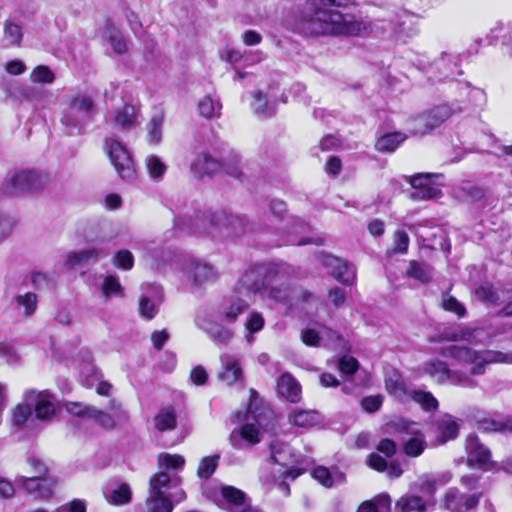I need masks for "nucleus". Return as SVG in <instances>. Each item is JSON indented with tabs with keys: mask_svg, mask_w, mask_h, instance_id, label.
I'll list each match as a JSON object with an SVG mask.
<instances>
[{
	"mask_svg": "<svg viewBox=\"0 0 512 512\" xmlns=\"http://www.w3.org/2000/svg\"><path fill=\"white\" fill-rule=\"evenodd\" d=\"M440 354L453 359L461 368L452 369L446 362L433 359L423 364V372L439 384L450 383L469 389L477 387L475 377L484 375L489 365L512 364V351L477 350L469 346L450 345L442 348Z\"/></svg>",
	"mask_w": 512,
	"mask_h": 512,
	"instance_id": "f257e3e1",
	"label": "nucleus"
},
{
	"mask_svg": "<svg viewBox=\"0 0 512 512\" xmlns=\"http://www.w3.org/2000/svg\"><path fill=\"white\" fill-rule=\"evenodd\" d=\"M356 0H307L301 28L309 35L358 36L367 30L364 22L349 13L329 9L328 6L348 7Z\"/></svg>",
	"mask_w": 512,
	"mask_h": 512,
	"instance_id": "f03ea898",
	"label": "nucleus"
},
{
	"mask_svg": "<svg viewBox=\"0 0 512 512\" xmlns=\"http://www.w3.org/2000/svg\"><path fill=\"white\" fill-rule=\"evenodd\" d=\"M175 226L193 234H208L212 237H239L247 230L246 219L224 210L196 215L186 220L177 218Z\"/></svg>",
	"mask_w": 512,
	"mask_h": 512,
	"instance_id": "7ed1b4c3",
	"label": "nucleus"
},
{
	"mask_svg": "<svg viewBox=\"0 0 512 512\" xmlns=\"http://www.w3.org/2000/svg\"><path fill=\"white\" fill-rule=\"evenodd\" d=\"M258 394L254 389L250 390V403L244 412L237 411L234 422L241 423L239 429H234L229 437L233 448L244 450L260 442L259 428L264 425L266 419L272 413L269 409L259 406Z\"/></svg>",
	"mask_w": 512,
	"mask_h": 512,
	"instance_id": "20e7f679",
	"label": "nucleus"
},
{
	"mask_svg": "<svg viewBox=\"0 0 512 512\" xmlns=\"http://www.w3.org/2000/svg\"><path fill=\"white\" fill-rule=\"evenodd\" d=\"M291 267L284 262L251 264L236 283L233 293L251 299L255 295L264 296L266 286L277 279L285 278Z\"/></svg>",
	"mask_w": 512,
	"mask_h": 512,
	"instance_id": "39448f33",
	"label": "nucleus"
},
{
	"mask_svg": "<svg viewBox=\"0 0 512 512\" xmlns=\"http://www.w3.org/2000/svg\"><path fill=\"white\" fill-rule=\"evenodd\" d=\"M95 114L93 99L86 94L73 96L61 117V123L68 135H80L85 132Z\"/></svg>",
	"mask_w": 512,
	"mask_h": 512,
	"instance_id": "423d86ee",
	"label": "nucleus"
},
{
	"mask_svg": "<svg viewBox=\"0 0 512 512\" xmlns=\"http://www.w3.org/2000/svg\"><path fill=\"white\" fill-rule=\"evenodd\" d=\"M181 477L176 474L158 472L150 479L149 496L146 500L147 512H172L174 505L168 491L180 486Z\"/></svg>",
	"mask_w": 512,
	"mask_h": 512,
	"instance_id": "0eeeda50",
	"label": "nucleus"
},
{
	"mask_svg": "<svg viewBox=\"0 0 512 512\" xmlns=\"http://www.w3.org/2000/svg\"><path fill=\"white\" fill-rule=\"evenodd\" d=\"M461 484L469 493H464L456 487L449 488L444 495V507L450 512H471L478 506L482 493L478 491V478L466 475L461 478Z\"/></svg>",
	"mask_w": 512,
	"mask_h": 512,
	"instance_id": "6e6552de",
	"label": "nucleus"
},
{
	"mask_svg": "<svg viewBox=\"0 0 512 512\" xmlns=\"http://www.w3.org/2000/svg\"><path fill=\"white\" fill-rule=\"evenodd\" d=\"M240 158L238 155H232L229 160L221 164L217 159L208 153H200L191 163V170L197 177L211 175L218 172L221 168L235 178L243 181L242 176L245 175L243 168L240 167Z\"/></svg>",
	"mask_w": 512,
	"mask_h": 512,
	"instance_id": "1a4fd4ad",
	"label": "nucleus"
},
{
	"mask_svg": "<svg viewBox=\"0 0 512 512\" xmlns=\"http://www.w3.org/2000/svg\"><path fill=\"white\" fill-rule=\"evenodd\" d=\"M46 176L33 169L21 170L8 177L2 184L1 190L5 195L15 196L32 192L43 187Z\"/></svg>",
	"mask_w": 512,
	"mask_h": 512,
	"instance_id": "9d476101",
	"label": "nucleus"
},
{
	"mask_svg": "<svg viewBox=\"0 0 512 512\" xmlns=\"http://www.w3.org/2000/svg\"><path fill=\"white\" fill-rule=\"evenodd\" d=\"M105 147L118 175L124 180H132L135 177V166L128 149L114 138H107Z\"/></svg>",
	"mask_w": 512,
	"mask_h": 512,
	"instance_id": "9b49d317",
	"label": "nucleus"
},
{
	"mask_svg": "<svg viewBox=\"0 0 512 512\" xmlns=\"http://www.w3.org/2000/svg\"><path fill=\"white\" fill-rule=\"evenodd\" d=\"M292 272V269L290 270ZM289 273L285 278L277 279L266 286L264 296L262 298L269 299L276 304H282L286 306H293L296 304V299L299 296H303L305 301L308 300L312 295H308L305 292L300 291L297 288H292L290 285L284 283L290 276Z\"/></svg>",
	"mask_w": 512,
	"mask_h": 512,
	"instance_id": "f8f14e48",
	"label": "nucleus"
},
{
	"mask_svg": "<svg viewBox=\"0 0 512 512\" xmlns=\"http://www.w3.org/2000/svg\"><path fill=\"white\" fill-rule=\"evenodd\" d=\"M24 402L30 406L31 410L34 409L38 420L47 422L55 415V397L47 390H27L24 393Z\"/></svg>",
	"mask_w": 512,
	"mask_h": 512,
	"instance_id": "ddd939ff",
	"label": "nucleus"
},
{
	"mask_svg": "<svg viewBox=\"0 0 512 512\" xmlns=\"http://www.w3.org/2000/svg\"><path fill=\"white\" fill-rule=\"evenodd\" d=\"M271 459L275 464H278L286 469L281 472L284 479L290 478L295 480L302 471L295 467H289L298 461L297 455L294 453L289 444L275 441L270 445Z\"/></svg>",
	"mask_w": 512,
	"mask_h": 512,
	"instance_id": "4468645a",
	"label": "nucleus"
},
{
	"mask_svg": "<svg viewBox=\"0 0 512 512\" xmlns=\"http://www.w3.org/2000/svg\"><path fill=\"white\" fill-rule=\"evenodd\" d=\"M301 339L308 346H324L330 349H336L341 346V336L326 326L318 328H307L302 331Z\"/></svg>",
	"mask_w": 512,
	"mask_h": 512,
	"instance_id": "2eb2a0df",
	"label": "nucleus"
},
{
	"mask_svg": "<svg viewBox=\"0 0 512 512\" xmlns=\"http://www.w3.org/2000/svg\"><path fill=\"white\" fill-rule=\"evenodd\" d=\"M440 175L417 174L409 177V182L413 188L410 198L414 201H423L438 198L441 195V189L432 180Z\"/></svg>",
	"mask_w": 512,
	"mask_h": 512,
	"instance_id": "dca6fc26",
	"label": "nucleus"
},
{
	"mask_svg": "<svg viewBox=\"0 0 512 512\" xmlns=\"http://www.w3.org/2000/svg\"><path fill=\"white\" fill-rule=\"evenodd\" d=\"M163 301L162 288L157 284H144L139 299L140 315L147 319H153L158 313L159 306Z\"/></svg>",
	"mask_w": 512,
	"mask_h": 512,
	"instance_id": "f3484780",
	"label": "nucleus"
},
{
	"mask_svg": "<svg viewBox=\"0 0 512 512\" xmlns=\"http://www.w3.org/2000/svg\"><path fill=\"white\" fill-rule=\"evenodd\" d=\"M465 449L467 453V463L471 467H478L484 470L489 469L491 465V451L480 442L475 434H470L466 438Z\"/></svg>",
	"mask_w": 512,
	"mask_h": 512,
	"instance_id": "a211bd4d",
	"label": "nucleus"
},
{
	"mask_svg": "<svg viewBox=\"0 0 512 512\" xmlns=\"http://www.w3.org/2000/svg\"><path fill=\"white\" fill-rule=\"evenodd\" d=\"M451 479L452 474L450 472L423 474L418 478L417 482H415L414 487L422 494L421 497L429 502V505L434 506L436 503L435 493L438 486L446 485Z\"/></svg>",
	"mask_w": 512,
	"mask_h": 512,
	"instance_id": "6ab92c4d",
	"label": "nucleus"
},
{
	"mask_svg": "<svg viewBox=\"0 0 512 512\" xmlns=\"http://www.w3.org/2000/svg\"><path fill=\"white\" fill-rule=\"evenodd\" d=\"M283 231L288 234V239L285 241L291 245H305V244H321L322 241L319 237H308L306 234L310 231V226L302 219L289 217L286 224L282 227Z\"/></svg>",
	"mask_w": 512,
	"mask_h": 512,
	"instance_id": "aec40b11",
	"label": "nucleus"
},
{
	"mask_svg": "<svg viewBox=\"0 0 512 512\" xmlns=\"http://www.w3.org/2000/svg\"><path fill=\"white\" fill-rule=\"evenodd\" d=\"M321 261L323 266L337 281L346 285L354 282L356 270L352 264L332 255H324Z\"/></svg>",
	"mask_w": 512,
	"mask_h": 512,
	"instance_id": "412c9836",
	"label": "nucleus"
},
{
	"mask_svg": "<svg viewBox=\"0 0 512 512\" xmlns=\"http://www.w3.org/2000/svg\"><path fill=\"white\" fill-rule=\"evenodd\" d=\"M419 16L406 9L398 10L391 19L392 31L398 38H409L418 32Z\"/></svg>",
	"mask_w": 512,
	"mask_h": 512,
	"instance_id": "4be33fe9",
	"label": "nucleus"
},
{
	"mask_svg": "<svg viewBox=\"0 0 512 512\" xmlns=\"http://www.w3.org/2000/svg\"><path fill=\"white\" fill-rule=\"evenodd\" d=\"M478 428L485 432H512V417L478 411L474 415Z\"/></svg>",
	"mask_w": 512,
	"mask_h": 512,
	"instance_id": "5701e85b",
	"label": "nucleus"
},
{
	"mask_svg": "<svg viewBox=\"0 0 512 512\" xmlns=\"http://www.w3.org/2000/svg\"><path fill=\"white\" fill-rule=\"evenodd\" d=\"M508 294L509 293L504 290L498 291L490 284L481 285L475 291L476 297L482 301L492 304L507 302L500 311V315L502 316H512V297Z\"/></svg>",
	"mask_w": 512,
	"mask_h": 512,
	"instance_id": "b1692460",
	"label": "nucleus"
},
{
	"mask_svg": "<svg viewBox=\"0 0 512 512\" xmlns=\"http://www.w3.org/2000/svg\"><path fill=\"white\" fill-rule=\"evenodd\" d=\"M432 341H465L470 344H484L486 336L482 328L449 329L442 332L438 339Z\"/></svg>",
	"mask_w": 512,
	"mask_h": 512,
	"instance_id": "393cba45",
	"label": "nucleus"
},
{
	"mask_svg": "<svg viewBox=\"0 0 512 512\" xmlns=\"http://www.w3.org/2000/svg\"><path fill=\"white\" fill-rule=\"evenodd\" d=\"M109 252L103 248H88L72 251L67 254L65 265L69 268H83L95 264L100 258L108 256Z\"/></svg>",
	"mask_w": 512,
	"mask_h": 512,
	"instance_id": "a878e982",
	"label": "nucleus"
},
{
	"mask_svg": "<svg viewBox=\"0 0 512 512\" xmlns=\"http://www.w3.org/2000/svg\"><path fill=\"white\" fill-rule=\"evenodd\" d=\"M222 371L219 378L228 385L243 381V370L237 355L224 353L220 356Z\"/></svg>",
	"mask_w": 512,
	"mask_h": 512,
	"instance_id": "bb28decb",
	"label": "nucleus"
},
{
	"mask_svg": "<svg viewBox=\"0 0 512 512\" xmlns=\"http://www.w3.org/2000/svg\"><path fill=\"white\" fill-rule=\"evenodd\" d=\"M17 482L21 484L24 489L37 498L46 499L52 495L51 482L44 477L33 475L31 477L20 476Z\"/></svg>",
	"mask_w": 512,
	"mask_h": 512,
	"instance_id": "cd10ccee",
	"label": "nucleus"
},
{
	"mask_svg": "<svg viewBox=\"0 0 512 512\" xmlns=\"http://www.w3.org/2000/svg\"><path fill=\"white\" fill-rule=\"evenodd\" d=\"M249 299L243 295L234 294L224 301L218 318L228 322H234L237 317L242 314L249 306Z\"/></svg>",
	"mask_w": 512,
	"mask_h": 512,
	"instance_id": "c85d7f7f",
	"label": "nucleus"
},
{
	"mask_svg": "<svg viewBox=\"0 0 512 512\" xmlns=\"http://www.w3.org/2000/svg\"><path fill=\"white\" fill-rule=\"evenodd\" d=\"M385 387L390 395L401 401L411 393L400 372L394 368H388L385 371Z\"/></svg>",
	"mask_w": 512,
	"mask_h": 512,
	"instance_id": "c756f323",
	"label": "nucleus"
},
{
	"mask_svg": "<svg viewBox=\"0 0 512 512\" xmlns=\"http://www.w3.org/2000/svg\"><path fill=\"white\" fill-rule=\"evenodd\" d=\"M34 422L32 410L24 400L12 409L11 426L14 432L33 429Z\"/></svg>",
	"mask_w": 512,
	"mask_h": 512,
	"instance_id": "7c9ffc66",
	"label": "nucleus"
},
{
	"mask_svg": "<svg viewBox=\"0 0 512 512\" xmlns=\"http://www.w3.org/2000/svg\"><path fill=\"white\" fill-rule=\"evenodd\" d=\"M460 420L450 414H444L436 420L437 437L440 443H446L458 436Z\"/></svg>",
	"mask_w": 512,
	"mask_h": 512,
	"instance_id": "2f4dec72",
	"label": "nucleus"
},
{
	"mask_svg": "<svg viewBox=\"0 0 512 512\" xmlns=\"http://www.w3.org/2000/svg\"><path fill=\"white\" fill-rule=\"evenodd\" d=\"M222 497L230 505L232 512H260L253 509L246 503V495L241 490L233 486H223L221 489Z\"/></svg>",
	"mask_w": 512,
	"mask_h": 512,
	"instance_id": "473e14b6",
	"label": "nucleus"
},
{
	"mask_svg": "<svg viewBox=\"0 0 512 512\" xmlns=\"http://www.w3.org/2000/svg\"><path fill=\"white\" fill-rule=\"evenodd\" d=\"M463 112V108L457 102L435 106L426 112L429 118V126L434 129L440 126L452 115Z\"/></svg>",
	"mask_w": 512,
	"mask_h": 512,
	"instance_id": "72a5a7b5",
	"label": "nucleus"
},
{
	"mask_svg": "<svg viewBox=\"0 0 512 512\" xmlns=\"http://www.w3.org/2000/svg\"><path fill=\"white\" fill-rule=\"evenodd\" d=\"M251 103L254 113L260 118L271 117L276 111L275 95L258 91L253 96Z\"/></svg>",
	"mask_w": 512,
	"mask_h": 512,
	"instance_id": "f704fd0d",
	"label": "nucleus"
},
{
	"mask_svg": "<svg viewBox=\"0 0 512 512\" xmlns=\"http://www.w3.org/2000/svg\"><path fill=\"white\" fill-rule=\"evenodd\" d=\"M185 273L188 278H192L194 283L198 285L215 278L214 268L198 260H191L185 267Z\"/></svg>",
	"mask_w": 512,
	"mask_h": 512,
	"instance_id": "c9c22d12",
	"label": "nucleus"
},
{
	"mask_svg": "<svg viewBox=\"0 0 512 512\" xmlns=\"http://www.w3.org/2000/svg\"><path fill=\"white\" fill-rule=\"evenodd\" d=\"M197 325L206 332L211 340L217 345L227 344L233 336L231 329L213 321H198Z\"/></svg>",
	"mask_w": 512,
	"mask_h": 512,
	"instance_id": "e433bc0d",
	"label": "nucleus"
},
{
	"mask_svg": "<svg viewBox=\"0 0 512 512\" xmlns=\"http://www.w3.org/2000/svg\"><path fill=\"white\" fill-rule=\"evenodd\" d=\"M436 69L440 72V80L460 75L459 55L451 52H444L435 62Z\"/></svg>",
	"mask_w": 512,
	"mask_h": 512,
	"instance_id": "4c0bfd02",
	"label": "nucleus"
},
{
	"mask_svg": "<svg viewBox=\"0 0 512 512\" xmlns=\"http://www.w3.org/2000/svg\"><path fill=\"white\" fill-rule=\"evenodd\" d=\"M311 476L327 488L344 483L345 474L339 469H328L324 466H317L311 471Z\"/></svg>",
	"mask_w": 512,
	"mask_h": 512,
	"instance_id": "58836bf2",
	"label": "nucleus"
},
{
	"mask_svg": "<svg viewBox=\"0 0 512 512\" xmlns=\"http://www.w3.org/2000/svg\"><path fill=\"white\" fill-rule=\"evenodd\" d=\"M277 390L280 396L292 403H296L301 397L299 383L288 373L282 374L277 381Z\"/></svg>",
	"mask_w": 512,
	"mask_h": 512,
	"instance_id": "ea45409f",
	"label": "nucleus"
},
{
	"mask_svg": "<svg viewBox=\"0 0 512 512\" xmlns=\"http://www.w3.org/2000/svg\"><path fill=\"white\" fill-rule=\"evenodd\" d=\"M104 496L110 504L124 505L130 502L132 492L126 483H113L105 487Z\"/></svg>",
	"mask_w": 512,
	"mask_h": 512,
	"instance_id": "a19ab883",
	"label": "nucleus"
},
{
	"mask_svg": "<svg viewBox=\"0 0 512 512\" xmlns=\"http://www.w3.org/2000/svg\"><path fill=\"white\" fill-rule=\"evenodd\" d=\"M457 87L459 89V94L461 97V102H465V107L463 111H465L468 106H481L486 101V94L484 90L472 87L469 83H458Z\"/></svg>",
	"mask_w": 512,
	"mask_h": 512,
	"instance_id": "79ce46f5",
	"label": "nucleus"
},
{
	"mask_svg": "<svg viewBox=\"0 0 512 512\" xmlns=\"http://www.w3.org/2000/svg\"><path fill=\"white\" fill-rule=\"evenodd\" d=\"M115 125L122 129H129L138 124V110L132 104H124L113 115Z\"/></svg>",
	"mask_w": 512,
	"mask_h": 512,
	"instance_id": "37998d69",
	"label": "nucleus"
},
{
	"mask_svg": "<svg viewBox=\"0 0 512 512\" xmlns=\"http://www.w3.org/2000/svg\"><path fill=\"white\" fill-rule=\"evenodd\" d=\"M367 463L374 470L379 472L387 471V475L390 478H398L403 473V469L398 462L392 461L388 464L386 459L377 453L370 454Z\"/></svg>",
	"mask_w": 512,
	"mask_h": 512,
	"instance_id": "c03bdc74",
	"label": "nucleus"
},
{
	"mask_svg": "<svg viewBox=\"0 0 512 512\" xmlns=\"http://www.w3.org/2000/svg\"><path fill=\"white\" fill-rule=\"evenodd\" d=\"M431 505L417 495L402 496L395 505L396 512H425Z\"/></svg>",
	"mask_w": 512,
	"mask_h": 512,
	"instance_id": "a18cd8bd",
	"label": "nucleus"
},
{
	"mask_svg": "<svg viewBox=\"0 0 512 512\" xmlns=\"http://www.w3.org/2000/svg\"><path fill=\"white\" fill-rule=\"evenodd\" d=\"M12 303L19 314L28 318L36 311L38 298L35 293L27 292L15 296Z\"/></svg>",
	"mask_w": 512,
	"mask_h": 512,
	"instance_id": "49530a36",
	"label": "nucleus"
},
{
	"mask_svg": "<svg viewBox=\"0 0 512 512\" xmlns=\"http://www.w3.org/2000/svg\"><path fill=\"white\" fill-rule=\"evenodd\" d=\"M159 472H166L170 475L176 474L181 471L185 465V459L178 454L161 453L158 456Z\"/></svg>",
	"mask_w": 512,
	"mask_h": 512,
	"instance_id": "de8ad7c7",
	"label": "nucleus"
},
{
	"mask_svg": "<svg viewBox=\"0 0 512 512\" xmlns=\"http://www.w3.org/2000/svg\"><path fill=\"white\" fill-rule=\"evenodd\" d=\"M289 420L295 426L311 428L319 424L321 418L314 410H295L289 415Z\"/></svg>",
	"mask_w": 512,
	"mask_h": 512,
	"instance_id": "09e8293b",
	"label": "nucleus"
},
{
	"mask_svg": "<svg viewBox=\"0 0 512 512\" xmlns=\"http://www.w3.org/2000/svg\"><path fill=\"white\" fill-rule=\"evenodd\" d=\"M406 139L407 135L401 132L388 133L377 140L375 147L380 152H394Z\"/></svg>",
	"mask_w": 512,
	"mask_h": 512,
	"instance_id": "8fccbe9b",
	"label": "nucleus"
},
{
	"mask_svg": "<svg viewBox=\"0 0 512 512\" xmlns=\"http://www.w3.org/2000/svg\"><path fill=\"white\" fill-rule=\"evenodd\" d=\"M104 37L109 41L113 51L123 54L128 50V44L122 33L110 23H107Z\"/></svg>",
	"mask_w": 512,
	"mask_h": 512,
	"instance_id": "3c124183",
	"label": "nucleus"
},
{
	"mask_svg": "<svg viewBox=\"0 0 512 512\" xmlns=\"http://www.w3.org/2000/svg\"><path fill=\"white\" fill-rule=\"evenodd\" d=\"M407 275L421 283H428L433 277L432 267L424 262L410 261Z\"/></svg>",
	"mask_w": 512,
	"mask_h": 512,
	"instance_id": "603ef678",
	"label": "nucleus"
},
{
	"mask_svg": "<svg viewBox=\"0 0 512 512\" xmlns=\"http://www.w3.org/2000/svg\"><path fill=\"white\" fill-rule=\"evenodd\" d=\"M410 433L411 437L404 443V452L409 457H418L426 448L425 438L421 433L414 429H411Z\"/></svg>",
	"mask_w": 512,
	"mask_h": 512,
	"instance_id": "864d4df0",
	"label": "nucleus"
},
{
	"mask_svg": "<svg viewBox=\"0 0 512 512\" xmlns=\"http://www.w3.org/2000/svg\"><path fill=\"white\" fill-rule=\"evenodd\" d=\"M391 498L387 494H380L371 501L363 502L357 512H390Z\"/></svg>",
	"mask_w": 512,
	"mask_h": 512,
	"instance_id": "5fc2aeb1",
	"label": "nucleus"
},
{
	"mask_svg": "<svg viewBox=\"0 0 512 512\" xmlns=\"http://www.w3.org/2000/svg\"><path fill=\"white\" fill-rule=\"evenodd\" d=\"M200 114L205 118H215L221 115L222 105L218 98L207 95L198 103Z\"/></svg>",
	"mask_w": 512,
	"mask_h": 512,
	"instance_id": "6e6d98bb",
	"label": "nucleus"
},
{
	"mask_svg": "<svg viewBox=\"0 0 512 512\" xmlns=\"http://www.w3.org/2000/svg\"><path fill=\"white\" fill-rule=\"evenodd\" d=\"M154 426L161 432L173 430L176 427V414L174 409H161L154 417Z\"/></svg>",
	"mask_w": 512,
	"mask_h": 512,
	"instance_id": "4d7b16f0",
	"label": "nucleus"
},
{
	"mask_svg": "<svg viewBox=\"0 0 512 512\" xmlns=\"http://www.w3.org/2000/svg\"><path fill=\"white\" fill-rule=\"evenodd\" d=\"M23 37L22 26L14 19H8L4 24V39L10 45L20 44Z\"/></svg>",
	"mask_w": 512,
	"mask_h": 512,
	"instance_id": "13d9d810",
	"label": "nucleus"
},
{
	"mask_svg": "<svg viewBox=\"0 0 512 512\" xmlns=\"http://www.w3.org/2000/svg\"><path fill=\"white\" fill-rule=\"evenodd\" d=\"M265 320L263 315L260 312L253 311L249 314L246 322V340L251 343L253 341V334L261 331L264 327Z\"/></svg>",
	"mask_w": 512,
	"mask_h": 512,
	"instance_id": "bf43d9fd",
	"label": "nucleus"
},
{
	"mask_svg": "<svg viewBox=\"0 0 512 512\" xmlns=\"http://www.w3.org/2000/svg\"><path fill=\"white\" fill-rule=\"evenodd\" d=\"M220 455L215 454L211 456H206L201 459L198 469L197 476L200 479H208L215 472L216 468L219 465Z\"/></svg>",
	"mask_w": 512,
	"mask_h": 512,
	"instance_id": "052dcab7",
	"label": "nucleus"
},
{
	"mask_svg": "<svg viewBox=\"0 0 512 512\" xmlns=\"http://www.w3.org/2000/svg\"><path fill=\"white\" fill-rule=\"evenodd\" d=\"M409 397L420 404L424 410L433 411L438 407L437 399L430 392L414 390L411 391Z\"/></svg>",
	"mask_w": 512,
	"mask_h": 512,
	"instance_id": "680f3d73",
	"label": "nucleus"
},
{
	"mask_svg": "<svg viewBox=\"0 0 512 512\" xmlns=\"http://www.w3.org/2000/svg\"><path fill=\"white\" fill-rule=\"evenodd\" d=\"M162 125L163 116L161 114H155L150 119L147 125L148 131V142L150 144H158L162 139Z\"/></svg>",
	"mask_w": 512,
	"mask_h": 512,
	"instance_id": "e2e57ef3",
	"label": "nucleus"
},
{
	"mask_svg": "<svg viewBox=\"0 0 512 512\" xmlns=\"http://www.w3.org/2000/svg\"><path fill=\"white\" fill-rule=\"evenodd\" d=\"M146 168L149 176L154 180L161 179L167 170L165 163L156 155H149L146 158Z\"/></svg>",
	"mask_w": 512,
	"mask_h": 512,
	"instance_id": "0e129e2a",
	"label": "nucleus"
},
{
	"mask_svg": "<svg viewBox=\"0 0 512 512\" xmlns=\"http://www.w3.org/2000/svg\"><path fill=\"white\" fill-rule=\"evenodd\" d=\"M101 289L106 298L123 295V288L119 282V279L114 275H108L104 278Z\"/></svg>",
	"mask_w": 512,
	"mask_h": 512,
	"instance_id": "69168bd1",
	"label": "nucleus"
},
{
	"mask_svg": "<svg viewBox=\"0 0 512 512\" xmlns=\"http://www.w3.org/2000/svg\"><path fill=\"white\" fill-rule=\"evenodd\" d=\"M428 124L429 118L426 113L415 116L409 120L410 133L413 135H423L433 130Z\"/></svg>",
	"mask_w": 512,
	"mask_h": 512,
	"instance_id": "338daca9",
	"label": "nucleus"
},
{
	"mask_svg": "<svg viewBox=\"0 0 512 512\" xmlns=\"http://www.w3.org/2000/svg\"><path fill=\"white\" fill-rule=\"evenodd\" d=\"M442 307L444 310L452 312L458 317H464L466 315L464 305L448 293H443L442 295Z\"/></svg>",
	"mask_w": 512,
	"mask_h": 512,
	"instance_id": "774afa93",
	"label": "nucleus"
}]
</instances>
